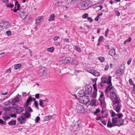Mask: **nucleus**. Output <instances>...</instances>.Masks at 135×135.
<instances>
[{"instance_id": "72a5a7b5", "label": "nucleus", "mask_w": 135, "mask_h": 135, "mask_svg": "<svg viewBox=\"0 0 135 135\" xmlns=\"http://www.w3.org/2000/svg\"><path fill=\"white\" fill-rule=\"evenodd\" d=\"M35 106L37 109H39V107L38 105V102L37 101H35L34 103Z\"/></svg>"}, {"instance_id": "13d9d810", "label": "nucleus", "mask_w": 135, "mask_h": 135, "mask_svg": "<svg viewBox=\"0 0 135 135\" xmlns=\"http://www.w3.org/2000/svg\"><path fill=\"white\" fill-rule=\"evenodd\" d=\"M87 19L88 21H90V22H92L93 21V19L91 17H88Z\"/></svg>"}, {"instance_id": "2f4dec72", "label": "nucleus", "mask_w": 135, "mask_h": 135, "mask_svg": "<svg viewBox=\"0 0 135 135\" xmlns=\"http://www.w3.org/2000/svg\"><path fill=\"white\" fill-rule=\"evenodd\" d=\"M39 101V105L42 108H44V106L43 105V104L44 102L42 101V99H40Z\"/></svg>"}, {"instance_id": "7ed1b4c3", "label": "nucleus", "mask_w": 135, "mask_h": 135, "mask_svg": "<svg viewBox=\"0 0 135 135\" xmlns=\"http://www.w3.org/2000/svg\"><path fill=\"white\" fill-rule=\"evenodd\" d=\"M89 7L88 3L86 2L80 3L78 5L79 8L81 10H85Z\"/></svg>"}, {"instance_id": "0eeeda50", "label": "nucleus", "mask_w": 135, "mask_h": 135, "mask_svg": "<svg viewBox=\"0 0 135 135\" xmlns=\"http://www.w3.org/2000/svg\"><path fill=\"white\" fill-rule=\"evenodd\" d=\"M36 100V99L34 98H32L31 97H29V98L27 99L26 101V103L25 104L24 107H26L28 106L30 102L31 101H35Z\"/></svg>"}, {"instance_id": "b1692460", "label": "nucleus", "mask_w": 135, "mask_h": 135, "mask_svg": "<svg viewBox=\"0 0 135 135\" xmlns=\"http://www.w3.org/2000/svg\"><path fill=\"white\" fill-rule=\"evenodd\" d=\"M21 66V64H15L14 65V69L16 70L19 68Z\"/></svg>"}, {"instance_id": "c756f323", "label": "nucleus", "mask_w": 135, "mask_h": 135, "mask_svg": "<svg viewBox=\"0 0 135 135\" xmlns=\"http://www.w3.org/2000/svg\"><path fill=\"white\" fill-rule=\"evenodd\" d=\"M15 8H16V7H17V10H19V8L20 7V4L18 3V1H17L15 3Z\"/></svg>"}, {"instance_id": "6e6d98bb", "label": "nucleus", "mask_w": 135, "mask_h": 135, "mask_svg": "<svg viewBox=\"0 0 135 135\" xmlns=\"http://www.w3.org/2000/svg\"><path fill=\"white\" fill-rule=\"evenodd\" d=\"M0 123H2L5 125H6V122H4L1 119H0Z\"/></svg>"}, {"instance_id": "774afa93", "label": "nucleus", "mask_w": 135, "mask_h": 135, "mask_svg": "<svg viewBox=\"0 0 135 135\" xmlns=\"http://www.w3.org/2000/svg\"><path fill=\"white\" fill-rule=\"evenodd\" d=\"M6 72L7 73H10L11 72V69L10 68H9L7 70H6Z\"/></svg>"}, {"instance_id": "8fccbe9b", "label": "nucleus", "mask_w": 135, "mask_h": 135, "mask_svg": "<svg viewBox=\"0 0 135 135\" xmlns=\"http://www.w3.org/2000/svg\"><path fill=\"white\" fill-rule=\"evenodd\" d=\"M60 37L58 36H56L54 37L53 38V40L55 41L57 40L58 39L60 38Z\"/></svg>"}, {"instance_id": "bf43d9fd", "label": "nucleus", "mask_w": 135, "mask_h": 135, "mask_svg": "<svg viewBox=\"0 0 135 135\" xmlns=\"http://www.w3.org/2000/svg\"><path fill=\"white\" fill-rule=\"evenodd\" d=\"M132 60V59L131 58H130L129 60L127 62V64L128 65H129L130 64Z\"/></svg>"}, {"instance_id": "a18cd8bd", "label": "nucleus", "mask_w": 135, "mask_h": 135, "mask_svg": "<svg viewBox=\"0 0 135 135\" xmlns=\"http://www.w3.org/2000/svg\"><path fill=\"white\" fill-rule=\"evenodd\" d=\"M111 114V116L113 117H114V116H115L116 115V114L113 111V110L112 111Z\"/></svg>"}, {"instance_id": "c9c22d12", "label": "nucleus", "mask_w": 135, "mask_h": 135, "mask_svg": "<svg viewBox=\"0 0 135 135\" xmlns=\"http://www.w3.org/2000/svg\"><path fill=\"white\" fill-rule=\"evenodd\" d=\"M75 49L78 52H80L81 51V50L80 48L77 46H75Z\"/></svg>"}, {"instance_id": "f03ea898", "label": "nucleus", "mask_w": 135, "mask_h": 135, "mask_svg": "<svg viewBox=\"0 0 135 135\" xmlns=\"http://www.w3.org/2000/svg\"><path fill=\"white\" fill-rule=\"evenodd\" d=\"M60 61L61 63L63 64H65L68 63H72V64H77V62L76 60L69 57H63L62 58V60H61V59H60Z\"/></svg>"}, {"instance_id": "a19ab883", "label": "nucleus", "mask_w": 135, "mask_h": 135, "mask_svg": "<svg viewBox=\"0 0 135 135\" xmlns=\"http://www.w3.org/2000/svg\"><path fill=\"white\" fill-rule=\"evenodd\" d=\"M94 89V91H95L96 92H97V85H93Z\"/></svg>"}, {"instance_id": "37998d69", "label": "nucleus", "mask_w": 135, "mask_h": 135, "mask_svg": "<svg viewBox=\"0 0 135 135\" xmlns=\"http://www.w3.org/2000/svg\"><path fill=\"white\" fill-rule=\"evenodd\" d=\"M6 33L8 36H10L11 35V31L9 30L7 31Z\"/></svg>"}, {"instance_id": "3c124183", "label": "nucleus", "mask_w": 135, "mask_h": 135, "mask_svg": "<svg viewBox=\"0 0 135 135\" xmlns=\"http://www.w3.org/2000/svg\"><path fill=\"white\" fill-rule=\"evenodd\" d=\"M115 99V100L113 101V103L114 104H115V103L118 104L119 102V100H118V99Z\"/></svg>"}, {"instance_id": "9d476101", "label": "nucleus", "mask_w": 135, "mask_h": 135, "mask_svg": "<svg viewBox=\"0 0 135 135\" xmlns=\"http://www.w3.org/2000/svg\"><path fill=\"white\" fill-rule=\"evenodd\" d=\"M109 54L114 57H118V55L116 54L115 53V49H112L110 50L109 52Z\"/></svg>"}, {"instance_id": "c85d7f7f", "label": "nucleus", "mask_w": 135, "mask_h": 135, "mask_svg": "<svg viewBox=\"0 0 135 135\" xmlns=\"http://www.w3.org/2000/svg\"><path fill=\"white\" fill-rule=\"evenodd\" d=\"M97 92L95 91H93L91 96L92 98H95L97 97Z\"/></svg>"}, {"instance_id": "ddd939ff", "label": "nucleus", "mask_w": 135, "mask_h": 135, "mask_svg": "<svg viewBox=\"0 0 135 135\" xmlns=\"http://www.w3.org/2000/svg\"><path fill=\"white\" fill-rule=\"evenodd\" d=\"M116 73L118 76L120 77V76L122 75L123 74V70L119 68L117 70L116 72Z\"/></svg>"}, {"instance_id": "aec40b11", "label": "nucleus", "mask_w": 135, "mask_h": 135, "mask_svg": "<svg viewBox=\"0 0 135 135\" xmlns=\"http://www.w3.org/2000/svg\"><path fill=\"white\" fill-rule=\"evenodd\" d=\"M28 106L26 107H25L26 108L25 110L26 112H32V109L31 108V107H30Z\"/></svg>"}, {"instance_id": "680f3d73", "label": "nucleus", "mask_w": 135, "mask_h": 135, "mask_svg": "<svg viewBox=\"0 0 135 135\" xmlns=\"http://www.w3.org/2000/svg\"><path fill=\"white\" fill-rule=\"evenodd\" d=\"M35 97L37 99L39 98V94H36L35 95Z\"/></svg>"}, {"instance_id": "79ce46f5", "label": "nucleus", "mask_w": 135, "mask_h": 135, "mask_svg": "<svg viewBox=\"0 0 135 135\" xmlns=\"http://www.w3.org/2000/svg\"><path fill=\"white\" fill-rule=\"evenodd\" d=\"M109 30L108 29H107L105 32V36L107 37L108 34V32H109Z\"/></svg>"}, {"instance_id": "2eb2a0df", "label": "nucleus", "mask_w": 135, "mask_h": 135, "mask_svg": "<svg viewBox=\"0 0 135 135\" xmlns=\"http://www.w3.org/2000/svg\"><path fill=\"white\" fill-rule=\"evenodd\" d=\"M18 121L20 124H22L23 123V122L25 120V118L22 116H21L19 117L18 118H17Z\"/></svg>"}, {"instance_id": "58836bf2", "label": "nucleus", "mask_w": 135, "mask_h": 135, "mask_svg": "<svg viewBox=\"0 0 135 135\" xmlns=\"http://www.w3.org/2000/svg\"><path fill=\"white\" fill-rule=\"evenodd\" d=\"M13 6V4H12L11 3H9L7 5V7L10 8H12Z\"/></svg>"}, {"instance_id": "4be33fe9", "label": "nucleus", "mask_w": 135, "mask_h": 135, "mask_svg": "<svg viewBox=\"0 0 135 135\" xmlns=\"http://www.w3.org/2000/svg\"><path fill=\"white\" fill-rule=\"evenodd\" d=\"M55 16L54 14H51L50 16L48 21H51L52 20H54L55 19Z\"/></svg>"}, {"instance_id": "a878e982", "label": "nucleus", "mask_w": 135, "mask_h": 135, "mask_svg": "<svg viewBox=\"0 0 135 135\" xmlns=\"http://www.w3.org/2000/svg\"><path fill=\"white\" fill-rule=\"evenodd\" d=\"M8 124L11 125H15L16 123V121L15 120H13L10 121L8 123Z\"/></svg>"}, {"instance_id": "473e14b6", "label": "nucleus", "mask_w": 135, "mask_h": 135, "mask_svg": "<svg viewBox=\"0 0 135 135\" xmlns=\"http://www.w3.org/2000/svg\"><path fill=\"white\" fill-rule=\"evenodd\" d=\"M104 117L103 116H100L98 118H96V119L97 120H100L102 122V121L104 120L103 119Z\"/></svg>"}, {"instance_id": "423d86ee", "label": "nucleus", "mask_w": 135, "mask_h": 135, "mask_svg": "<svg viewBox=\"0 0 135 135\" xmlns=\"http://www.w3.org/2000/svg\"><path fill=\"white\" fill-rule=\"evenodd\" d=\"M85 92L86 93V94L88 95L90 94L92 92V88L91 86H89V85H87L85 86Z\"/></svg>"}, {"instance_id": "09e8293b", "label": "nucleus", "mask_w": 135, "mask_h": 135, "mask_svg": "<svg viewBox=\"0 0 135 135\" xmlns=\"http://www.w3.org/2000/svg\"><path fill=\"white\" fill-rule=\"evenodd\" d=\"M97 78H95L94 79H92V81H93V82L94 84H96V81L97 80Z\"/></svg>"}, {"instance_id": "7c9ffc66", "label": "nucleus", "mask_w": 135, "mask_h": 135, "mask_svg": "<svg viewBox=\"0 0 135 135\" xmlns=\"http://www.w3.org/2000/svg\"><path fill=\"white\" fill-rule=\"evenodd\" d=\"M131 40L132 39L131 37H129L124 42V44H125L127 43L130 42L131 41Z\"/></svg>"}, {"instance_id": "6e6552de", "label": "nucleus", "mask_w": 135, "mask_h": 135, "mask_svg": "<svg viewBox=\"0 0 135 135\" xmlns=\"http://www.w3.org/2000/svg\"><path fill=\"white\" fill-rule=\"evenodd\" d=\"M112 85H109L105 89V92L106 93H107L109 91L110 92V91H113L115 90V89L114 87L112 86Z\"/></svg>"}, {"instance_id": "338daca9", "label": "nucleus", "mask_w": 135, "mask_h": 135, "mask_svg": "<svg viewBox=\"0 0 135 135\" xmlns=\"http://www.w3.org/2000/svg\"><path fill=\"white\" fill-rule=\"evenodd\" d=\"M115 14L116 15L118 16H119L120 15V13L118 11H116L115 12Z\"/></svg>"}, {"instance_id": "bb28decb", "label": "nucleus", "mask_w": 135, "mask_h": 135, "mask_svg": "<svg viewBox=\"0 0 135 135\" xmlns=\"http://www.w3.org/2000/svg\"><path fill=\"white\" fill-rule=\"evenodd\" d=\"M54 50V48L53 47L48 48L47 49V51L51 52H53Z\"/></svg>"}, {"instance_id": "4468645a", "label": "nucleus", "mask_w": 135, "mask_h": 135, "mask_svg": "<svg viewBox=\"0 0 135 135\" xmlns=\"http://www.w3.org/2000/svg\"><path fill=\"white\" fill-rule=\"evenodd\" d=\"M24 109L22 107H19L16 109V111L17 113H20L23 111Z\"/></svg>"}, {"instance_id": "393cba45", "label": "nucleus", "mask_w": 135, "mask_h": 135, "mask_svg": "<svg viewBox=\"0 0 135 135\" xmlns=\"http://www.w3.org/2000/svg\"><path fill=\"white\" fill-rule=\"evenodd\" d=\"M67 3L68 4H74L75 3V0H65Z\"/></svg>"}, {"instance_id": "5fc2aeb1", "label": "nucleus", "mask_w": 135, "mask_h": 135, "mask_svg": "<svg viewBox=\"0 0 135 135\" xmlns=\"http://www.w3.org/2000/svg\"><path fill=\"white\" fill-rule=\"evenodd\" d=\"M129 82L130 84H134V83H133V81L131 79H129Z\"/></svg>"}, {"instance_id": "4c0bfd02", "label": "nucleus", "mask_w": 135, "mask_h": 135, "mask_svg": "<svg viewBox=\"0 0 135 135\" xmlns=\"http://www.w3.org/2000/svg\"><path fill=\"white\" fill-rule=\"evenodd\" d=\"M88 14L87 13H85L82 15V17L84 18H85L88 17Z\"/></svg>"}, {"instance_id": "f3484780", "label": "nucleus", "mask_w": 135, "mask_h": 135, "mask_svg": "<svg viewBox=\"0 0 135 135\" xmlns=\"http://www.w3.org/2000/svg\"><path fill=\"white\" fill-rule=\"evenodd\" d=\"M20 100V98L18 97H16L14 99L12 100L13 103H15L19 102Z\"/></svg>"}, {"instance_id": "de8ad7c7", "label": "nucleus", "mask_w": 135, "mask_h": 135, "mask_svg": "<svg viewBox=\"0 0 135 135\" xmlns=\"http://www.w3.org/2000/svg\"><path fill=\"white\" fill-rule=\"evenodd\" d=\"M40 117H37L35 120V122L37 123L38 122V121L40 120Z\"/></svg>"}, {"instance_id": "cd10ccee", "label": "nucleus", "mask_w": 135, "mask_h": 135, "mask_svg": "<svg viewBox=\"0 0 135 135\" xmlns=\"http://www.w3.org/2000/svg\"><path fill=\"white\" fill-rule=\"evenodd\" d=\"M99 100L101 105L103 104V105H105V98H103L102 100L100 99H99Z\"/></svg>"}, {"instance_id": "052dcab7", "label": "nucleus", "mask_w": 135, "mask_h": 135, "mask_svg": "<svg viewBox=\"0 0 135 135\" xmlns=\"http://www.w3.org/2000/svg\"><path fill=\"white\" fill-rule=\"evenodd\" d=\"M10 116L12 117L16 118V114L15 113L12 114L10 115Z\"/></svg>"}, {"instance_id": "1a4fd4ad", "label": "nucleus", "mask_w": 135, "mask_h": 135, "mask_svg": "<svg viewBox=\"0 0 135 135\" xmlns=\"http://www.w3.org/2000/svg\"><path fill=\"white\" fill-rule=\"evenodd\" d=\"M117 97V96L115 92L114 91H110V99H115Z\"/></svg>"}, {"instance_id": "9b49d317", "label": "nucleus", "mask_w": 135, "mask_h": 135, "mask_svg": "<svg viewBox=\"0 0 135 135\" xmlns=\"http://www.w3.org/2000/svg\"><path fill=\"white\" fill-rule=\"evenodd\" d=\"M86 94L84 89H82L79 91L78 93V95L80 97H82Z\"/></svg>"}, {"instance_id": "5701e85b", "label": "nucleus", "mask_w": 135, "mask_h": 135, "mask_svg": "<svg viewBox=\"0 0 135 135\" xmlns=\"http://www.w3.org/2000/svg\"><path fill=\"white\" fill-rule=\"evenodd\" d=\"M20 17L22 19L24 20L26 18V15H25V13L23 12H22L20 13Z\"/></svg>"}, {"instance_id": "a211bd4d", "label": "nucleus", "mask_w": 135, "mask_h": 135, "mask_svg": "<svg viewBox=\"0 0 135 135\" xmlns=\"http://www.w3.org/2000/svg\"><path fill=\"white\" fill-rule=\"evenodd\" d=\"M22 115H23L26 118H28L30 116L31 114L30 113L26 112L22 114Z\"/></svg>"}, {"instance_id": "603ef678", "label": "nucleus", "mask_w": 135, "mask_h": 135, "mask_svg": "<svg viewBox=\"0 0 135 135\" xmlns=\"http://www.w3.org/2000/svg\"><path fill=\"white\" fill-rule=\"evenodd\" d=\"M103 39V38L102 36H100L98 39V42H100Z\"/></svg>"}, {"instance_id": "ea45409f", "label": "nucleus", "mask_w": 135, "mask_h": 135, "mask_svg": "<svg viewBox=\"0 0 135 135\" xmlns=\"http://www.w3.org/2000/svg\"><path fill=\"white\" fill-rule=\"evenodd\" d=\"M117 115L119 119L123 116V114L122 113H118Z\"/></svg>"}, {"instance_id": "49530a36", "label": "nucleus", "mask_w": 135, "mask_h": 135, "mask_svg": "<svg viewBox=\"0 0 135 135\" xmlns=\"http://www.w3.org/2000/svg\"><path fill=\"white\" fill-rule=\"evenodd\" d=\"M52 115H48L45 118L47 119V120H49L52 118Z\"/></svg>"}, {"instance_id": "39448f33", "label": "nucleus", "mask_w": 135, "mask_h": 135, "mask_svg": "<svg viewBox=\"0 0 135 135\" xmlns=\"http://www.w3.org/2000/svg\"><path fill=\"white\" fill-rule=\"evenodd\" d=\"M10 26V23L7 22L3 21L0 23V29H6Z\"/></svg>"}, {"instance_id": "c03bdc74", "label": "nucleus", "mask_w": 135, "mask_h": 135, "mask_svg": "<svg viewBox=\"0 0 135 135\" xmlns=\"http://www.w3.org/2000/svg\"><path fill=\"white\" fill-rule=\"evenodd\" d=\"M109 65L108 64H106L105 65V68H104V70L105 71H107L108 70V68H109Z\"/></svg>"}, {"instance_id": "e433bc0d", "label": "nucleus", "mask_w": 135, "mask_h": 135, "mask_svg": "<svg viewBox=\"0 0 135 135\" xmlns=\"http://www.w3.org/2000/svg\"><path fill=\"white\" fill-rule=\"evenodd\" d=\"M10 117L8 116H5L3 117V119L5 121H6L8 119L10 118Z\"/></svg>"}, {"instance_id": "f8f14e48", "label": "nucleus", "mask_w": 135, "mask_h": 135, "mask_svg": "<svg viewBox=\"0 0 135 135\" xmlns=\"http://www.w3.org/2000/svg\"><path fill=\"white\" fill-rule=\"evenodd\" d=\"M43 21L42 17L41 16L38 17L36 20V23L40 25Z\"/></svg>"}, {"instance_id": "e2e57ef3", "label": "nucleus", "mask_w": 135, "mask_h": 135, "mask_svg": "<svg viewBox=\"0 0 135 135\" xmlns=\"http://www.w3.org/2000/svg\"><path fill=\"white\" fill-rule=\"evenodd\" d=\"M104 96V94L103 93V92H102L101 93L100 96V98H102Z\"/></svg>"}, {"instance_id": "864d4df0", "label": "nucleus", "mask_w": 135, "mask_h": 135, "mask_svg": "<svg viewBox=\"0 0 135 135\" xmlns=\"http://www.w3.org/2000/svg\"><path fill=\"white\" fill-rule=\"evenodd\" d=\"M100 111V109L99 108H98L96 109L95 111L94 112V113L95 114H96L97 113H98Z\"/></svg>"}, {"instance_id": "69168bd1", "label": "nucleus", "mask_w": 135, "mask_h": 135, "mask_svg": "<svg viewBox=\"0 0 135 135\" xmlns=\"http://www.w3.org/2000/svg\"><path fill=\"white\" fill-rule=\"evenodd\" d=\"M102 123L104 125H106L107 123V120H104V121H102Z\"/></svg>"}, {"instance_id": "f704fd0d", "label": "nucleus", "mask_w": 135, "mask_h": 135, "mask_svg": "<svg viewBox=\"0 0 135 135\" xmlns=\"http://www.w3.org/2000/svg\"><path fill=\"white\" fill-rule=\"evenodd\" d=\"M98 59L100 60L101 62H103L104 61V58L103 57H98Z\"/></svg>"}, {"instance_id": "dca6fc26", "label": "nucleus", "mask_w": 135, "mask_h": 135, "mask_svg": "<svg viewBox=\"0 0 135 135\" xmlns=\"http://www.w3.org/2000/svg\"><path fill=\"white\" fill-rule=\"evenodd\" d=\"M91 73L95 76H98L100 75L99 73L95 70L93 71L92 72L91 71Z\"/></svg>"}, {"instance_id": "f257e3e1", "label": "nucleus", "mask_w": 135, "mask_h": 135, "mask_svg": "<svg viewBox=\"0 0 135 135\" xmlns=\"http://www.w3.org/2000/svg\"><path fill=\"white\" fill-rule=\"evenodd\" d=\"M124 122L123 119H118L117 117H113L112 120V122L110 120L108 121L107 127L111 128L116 126L120 127L123 125Z\"/></svg>"}, {"instance_id": "6ab92c4d", "label": "nucleus", "mask_w": 135, "mask_h": 135, "mask_svg": "<svg viewBox=\"0 0 135 135\" xmlns=\"http://www.w3.org/2000/svg\"><path fill=\"white\" fill-rule=\"evenodd\" d=\"M90 104L92 106H96V100L93 99L91 100L90 102Z\"/></svg>"}, {"instance_id": "412c9836", "label": "nucleus", "mask_w": 135, "mask_h": 135, "mask_svg": "<svg viewBox=\"0 0 135 135\" xmlns=\"http://www.w3.org/2000/svg\"><path fill=\"white\" fill-rule=\"evenodd\" d=\"M121 106L119 104H118L117 105L116 107L115 110L117 113H119L120 110V108Z\"/></svg>"}, {"instance_id": "4d7b16f0", "label": "nucleus", "mask_w": 135, "mask_h": 135, "mask_svg": "<svg viewBox=\"0 0 135 135\" xmlns=\"http://www.w3.org/2000/svg\"><path fill=\"white\" fill-rule=\"evenodd\" d=\"M63 40L65 42H68L69 41V39L67 38H64V39Z\"/></svg>"}, {"instance_id": "20e7f679", "label": "nucleus", "mask_w": 135, "mask_h": 135, "mask_svg": "<svg viewBox=\"0 0 135 135\" xmlns=\"http://www.w3.org/2000/svg\"><path fill=\"white\" fill-rule=\"evenodd\" d=\"M101 82L104 84L107 83V84H112L111 77L109 76L107 78L106 77H102L101 78Z\"/></svg>"}, {"instance_id": "0e129e2a", "label": "nucleus", "mask_w": 135, "mask_h": 135, "mask_svg": "<svg viewBox=\"0 0 135 135\" xmlns=\"http://www.w3.org/2000/svg\"><path fill=\"white\" fill-rule=\"evenodd\" d=\"M99 17L98 16H97L95 18V20L96 21H98L99 20Z\"/></svg>"}]
</instances>
